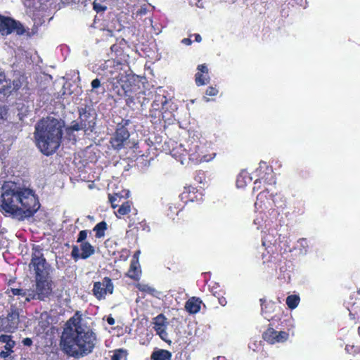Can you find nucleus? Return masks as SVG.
I'll return each mask as SVG.
<instances>
[{"label":"nucleus","instance_id":"6e6552de","mask_svg":"<svg viewBox=\"0 0 360 360\" xmlns=\"http://www.w3.org/2000/svg\"><path fill=\"white\" fill-rule=\"evenodd\" d=\"M35 293L32 297H37V300H45L49 297L52 292L51 284L47 279V276L36 278Z\"/></svg>","mask_w":360,"mask_h":360},{"label":"nucleus","instance_id":"412c9836","mask_svg":"<svg viewBox=\"0 0 360 360\" xmlns=\"http://www.w3.org/2000/svg\"><path fill=\"white\" fill-rule=\"evenodd\" d=\"M129 212H130V205H129L128 202H125L122 203V205L117 210V214H119L120 215L127 214Z\"/></svg>","mask_w":360,"mask_h":360},{"label":"nucleus","instance_id":"dca6fc26","mask_svg":"<svg viewBox=\"0 0 360 360\" xmlns=\"http://www.w3.org/2000/svg\"><path fill=\"white\" fill-rule=\"evenodd\" d=\"M166 319H167L162 314H160L158 315L156 317H155L153 319V323L154 324L153 328L155 329V330L161 328H166Z\"/></svg>","mask_w":360,"mask_h":360},{"label":"nucleus","instance_id":"aec40b11","mask_svg":"<svg viewBox=\"0 0 360 360\" xmlns=\"http://www.w3.org/2000/svg\"><path fill=\"white\" fill-rule=\"evenodd\" d=\"M112 360H127V352L122 349H119L115 352L112 356Z\"/></svg>","mask_w":360,"mask_h":360},{"label":"nucleus","instance_id":"58836bf2","mask_svg":"<svg viewBox=\"0 0 360 360\" xmlns=\"http://www.w3.org/2000/svg\"><path fill=\"white\" fill-rule=\"evenodd\" d=\"M11 352L8 351V350H6V351H2L0 353V356L2 357V358H6L8 357L10 354H11Z\"/></svg>","mask_w":360,"mask_h":360},{"label":"nucleus","instance_id":"393cba45","mask_svg":"<svg viewBox=\"0 0 360 360\" xmlns=\"http://www.w3.org/2000/svg\"><path fill=\"white\" fill-rule=\"evenodd\" d=\"M71 129L72 131H79V130H88V128L86 127L83 124L79 121V122H75L71 126Z\"/></svg>","mask_w":360,"mask_h":360},{"label":"nucleus","instance_id":"a211bd4d","mask_svg":"<svg viewBox=\"0 0 360 360\" xmlns=\"http://www.w3.org/2000/svg\"><path fill=\"white\" fill-rule=\"evenodd\" d=\"M276 334V331L274 328H269L263 333L262 337L264 340L267 341L270 344H274Z\"/></svg>","mask_w":360,"mask_h":360},{"label":"nucleus","instance_id":"39448f33","mask_svg":"<svg viewBox=\"0 0 360 360\" xmlns=\"http://www.w3.org/2000/svg\"><path fill=\"white\" fill-rule=\"evenodd\" d=\"M12 33L18 36L26 35L27 37L32 36L30 29L25 27L20 21L0 14V34L5 37Z\"/></svg>","mask_w":360,"mask_h":360},{"label":"nucleus","instance_id":"c03bdc74","mask_svg":"<svg viewBox=\"0 0 360 360\" xmlns=\"http://www.w3.org/2000/svg\"><path fill=\"white\" fill-rule=\"evenodd\" d=\"M260 302H262V313L264 314V308H263V299H260Z\"/></svg>","mask_w":360,"mask_h":360},{"label":"nucleus","instance_id":"20e7f679","mask_svg":"<svg viewBox=\"0 0 360 360\" xmlns=\"http://www.w3.org/2000/svg\"><path fill=\"white\" fill-rule=\"evenodd\" d=\"M13 92L25 98L32 94V87L27 77L18 72L14 75L13 79H10L6 78L4 72H0V94L9 96Z\"/></svg>","mask_w":360,"mask_h":360},{"label":"nucleus","instance_id":"ddd939ff","mask_svg":"<svg viewBox=\"0 0 360 360\" xmlns=\"http://www.w3.org/2000/svg\"><path fill=\"white\" fill-rule=\"evenodd\" d=\"M201 302L199 298L193 297L186 302L185 308L190 314H196L200 309Z\"/></svg>","mask_w":360,"mask_h":360},{"label":"nucleus","instance_id":"f03ea898","mask_svg":"<svg viewBox=\"0 0 360 360\" xmlns=\"http://www.w3.org/2000/svg\"><path fill=\"white\" fill-rule=\"evenodd\" d=\"M65 326L60 338L62 350L76 359L91 353L96 343V335L78 311Z\"/></svg>","mask_w":360,"mask_h":360},{"label":"nucleus","instance_id":"79ce46f5","mask_svg":"<svg viewBox=\"0 0 360 360\" xmlns=\"http://www.w3.org/2000/svg\"><path fill=\"white\" fill-rule=\"evenodd\" d=\"M107 322H108V323L109 325H111V326H112V325H114V324H115V319H114L112 317H111V316H108V319H107Z\"/></svg>","mask_w":360,"mask_h":360},{"label":"nucleus","instance_id":"f257e3e1","mask_svg":"<svg viewBox=\"0 0 360 360\" xmlns=\"http://www.w3.org/2000/svg\"><path fill=\"white\" fill-rule=\"evenodd\" d=\"M0 210L18 221L31 217L40 204L33 190L14 181H6L1 189Z\"/></svg>","mask_w":360,"mask_h":360},{"label":"nucleus","instance_id":"f3484780","mask_svg":"<svg viewBox=\"0 0 360 360\" xmlns=\"http://www.w3.org/2000/svg\"><path fill=\"white\" fill-rule=\"evenodd\" d=\"M107 229V223L102 221L98 223L94 228V231H96V237L98 238H102L105 236V231Z\"/></svg>","mask_w":360,"mask_h":360},{"label":"nucleus","instance_id":"e433bc0d","mask_svg":"<svg viewBox=\"0 0 360 360\" xmlns=\"http://www.w3.org/2000/svg\"><path fill=\"white\" fill-rule=\"evenodd\" d=\"M7 111L4 108H0V117L3 120L6 119Z\"/></svg>","mask_w":360,"mask_h":360},{"label":"nucleus","instance_id":"37998d69","mask_svg":"<svg viewBox=\"0 0 360 360\" xmlns=\"http://www.w3.org/2000/svg\"><path fill=\"white\" fill-rule=\"evenodd\" d=\"M194 36H195V40L197 42H200L202 41V37L199 34H194Z\"/></svg>","mask_w":360,"mask_h":360},{"label":"nucleus","instance_id":"72a5a7b5","mask_svg":"<svg viewBox=\"0 0 360 360\" xmlns=\"http://www.w3.org/2000/svg\"><path fill=\"white\" fill-rule=\"evenodd\" d=\"M218 93V90L212 86H210L206 90V94L208 96H215Z\"/></svg>","mask_w":360,"mask_h":360},{"label":"nucleus","instance_id":"6ab92c4d","mask_svg":"<svg viewBox=\"0 0 360 360\" xmlns=\"http://www.w3.org/2000/svg\"><path fill=\"white\" fill-rule=\"evenodd\" d=\"M300 302V297L297 295H289L286 298V304L290 309H295Z\"/></svg>","mask_w":360,"mask_h":360},{"label":"nucleus","instance_id":"1a4fd4ad","mask_svg":"<svg viewBox=\"0 0 360 360\" xmlns=\"http://www.w3.org/2000/svg\"><path fill=\"white\" fill-rule=\"evenodd\" d=\"M79 120L80 122L88 128L89 130L93 131L96 125V113L95 110L89 105H85L84 108L79 109Z\"/></svg>","mask_w":360,"mask_h":360},{"label":"nucleus","instance_id":"ea45409f","mask_svg":"<svg viewBox=\"0 0 360 360\" xmlns=\"http://www.w3.org/2000/svg\"><path fill=\"white\" fill-rule=\"evenodd\" d=\"M142 290L148 291L150 293H153L155 291V289L151 288V287H149V286L146 285V286H145L144 288H142Z\"/></svg>","mask_w":360,"mask_h":360},{"label":"nucleus","instance_id":"2f4dec72","mask_svg":"<svg viewBox=\"0 0 360 360\" xmlns=\"http://www.w3.org/2000/svg\"><path fill=\"white\" fill-rule=\"evenodd\" d=\"M12 340L11 335L2 334L0 335V342L5 343L6 345V342H8L10 340Z\"/></svg>","mask_w":360,"mask_h":360},{"label":"nucleus","instance_id":"c756f323","mask_svg":"<svg viewBox=\"0 0 360 360\" xmlns=\"http://www.w3.org/2000/svg\"><path fill=\"white\" fill-rule=\"evenodd\" d=\"M136 271V266L134 262H131V266H130V270L129 271V276L131 278H136L138 276Z\"/></svg>","mask_w":360,"mask_h":360},{"label":"nucleus","instance_id":"9b49d317","mask_svg":"<svg viewBox=\"0 0 360 360\" xmlns=\"http://www.w3.org/2000/svg\"><path fill=\"white\" fill-rule=\"evenodd\" d=\"M113 284L110 278L105 277L102 283L96 282L94 284V295L98 300L104 299L107 293L113 292Z\"/></svg>","mask_w":360,"mask_h":360},{"label":"nucleus","instance_id":"2eb2a0df","mask_svg":"<svg viewBox=\"0 0 360 360\" xmlns=\"http://www.w3.org/2000/svg\"><path fill=\"white\" fill-rule=\"evenodd\" d=\"M81 258L86 259L94 254V248L89 243L84 242L81 244Z\"/></svg>","mask_w":360,"mask_h":360},{"label":"nucleus","instance_id":"473e14b6","mask_svg":"<svg viewBox=\"0 0 360 360\" xmlns=\"http://www.w3.org/2000/svg\"><path fill=\"white\" fill-rule=\"evenodd\" d=\"M15 345V342L13 340H10L8 342H6V345H5L4 348L6 350H8L11 352H13L12 349Z\"/></svg>","mask_w":360,"mask_h":360},{"label":"nucleus","instance_id":"8fccbe9b","mask_svg":"<svg viewBox=\"0 0 360 360\" xmlns=\"http://www.w3.org/2000/svg\"><path fill=\"white\" fill-rule=\"evenodd\" d=\"M359 293H360V288H359Z\"/></svg>","mask_w":360,"mask_h":360},{"label":"nucleus","instance_id":"4c0bfd02","mask_svg":"<svg viewBox=\"0 0 360 360\" xmlns=\"http://www.w3.org/2000/svg\"><path fill=\"white\" fill-rule=\"evenodd\" d=\"M22 343L24 345L30 347L32 345V340L29 338H26L22 340Z\"/></svg>","mask_w":360,"mask_h":360},{"label":"nucleus","instance_id":"09e8293b","mask_svg":"<svg viewBox=\"0 0 360 360\" xmlns=\"http://www.w3.org/2000/svg\"><path fill=\"white\" fill-rule=\"evenodd\" d=\"M139 253H140V251H138V252H136L135 255H139Z\"/></svg>","mask_w":360,"mask_h":360},{"label":"nucleus","instance_id":"9d476101","mask_svg":"<svg viewBox=\"0 0 360 360\" xmlns=\"http://www.w3.org/2000/svg\"><path fill=\"white\" fill-rule=\"evenodd\" d=\"M129 132L125 126H118L110 143L115 150H121L129 138Z\"/></svg>","mask_w":360,"mask_h":360},{"label":"nucleus","instance_id":"c9c22d12","mask_svg":"<svg viewBox=\"0 0 360 360\" xmlns=\"http://www.w3.org/2000/svg\"><path fill=\"white\" fill-rule=\"evenodd\" d=\"M198 70L200 72H202V73H207L208 72V68H207V66L204 64L202 65H199L198 66Z\"/></svg>","mask_w":360,"mask_h":360},{"label":"nucleus","instance_id":"7c9ffc66","mask_svg":"<svg viewBox=\"0 0 360 360\" xmlns=\"http://www.w3.org/2000/svg\"><path fill=\"white\" fill-rule=\"evenodd\" d=\"M117 198H120L117 193H116L115 195H109V201L110 202L113 208H115L118 206V205L116 203Z\"/></svg>","mask_w":360,"mask_h":360},{"label":"nucleus","instance_id":"0eeeda50","mask_svg":"<svg viewBox=\"0 0 360 360\" xmlns=\"http://www.w3.org/2000/svg\"><path fill=\"white\" fill-rule=\"evenodd\" d=\"M33 251L30 265L32 266L36 274V278L47 276L49 274L48 264L46 263L39 247L37 246L34 248Z\"/></svg>","mask_w":360,"mask_h":360},{"label":"nucleus","instance_id":"a878e982","mask_svg":"<svg viewBox=\"0 0 360 360\" xmlns=\"http://www.w3.org/2000/svg\"><path fill=\"white\" fill-rule=\"evenodd\" d=\"M35 293V290H28L25 292V297H24L23 303L25 304L27 302H30L32 299H37V297H32L33 294Z\"/></svg>","mask_w":360,"mask_h":360},{"label":"nucleus","instance_id":"c85d7f7f","mask_svg":"<svg viewBox=\"0 0 360 360\" xmlns=\"http://www.w3.org/2000/svg\"><path fill=\"white\" fill-rule=\"evenodd\" d=\"M156 333L159 335L160 338L165 342H167V338L168 336L167 333L166 332V328H161L155 330Z\"/></svg>","mask_w":360,"mask_h":360},{"label":"nucleus","instance_id":"a19ab883","mask_svg":"<svg viewBox=\"0 0 360 360\" xmlns=\"http://www.w3.org/2000/svg\"><path fill=\"white\" fill-rule=\"evenodd\" d=\"M181 42L186 45H191L192 44V41L189 38L183 39Z\"/></svg>","mask_w":360,"mask_h":360},{"label":"nucleus","instance_id":"de8ad7c7","mask_svg":"<svg viewBox=\"0 0 360 360\" xmlns=\"http://www.w3.org/2000/svg\"><path fill=\"white\" fill-rule=\"evenodd\" d=\"M358 333H359V335H360V326L359 327Z\"/></svg>","mask_w":360,"mask_h":360},{"label":"nucleus","instance_id":"bb28decb","mask_svg":"<svg viewBox=\"0 0 360 360\" xmlns=\"http://www.w3.org/2000/svg\"><path fill=\"white\" fill-rule=\"evenodd\" d=\"M71 255L75 261H77L79 258H81V254L79 255V250L77 246H73Z\"/></svg>","mask_w":360,"mask_h":360},{"label":"nucleus","instance_id":"f8f14e48","mask_svg":"<svg viewBox=\"0 0 360 360\" xmlns=\"http://www.w3.org/2000/svg\"><path fill=\"white\" fill-rule=\"evenodd\" d=\"M25 292L26 290L22 288H10L6 290V293L10 297V301H14V297H17V300H19L20 304H22L23 298L25 297Z\"/></svg>","mask_w":360,"mask_h":360},{"label":"nucleus","instance_id":"b1692460","mask_svg":"<svg viewBox=\"0 0 360 360\" xmlns=\"http://www.w3.org/2000/svg\"><path fill=\"white\" fill-rule=\"evenodd\" d=\"M195 82L198 86H202L207 84L206 79L202 77L200 72L195 75Z\"/></svg>","mask_w":360,"mask_h":360},{"label":"nucleus","instance_id":"7ed1b4c3","mask_svg":"<svg viewBox=\"0 0 360 360\" xmlns=\"http://www.w3.org/2000/svg\"><path fill=\"white\" fill-rule=\"evenodd\" d=\"M64 122L51 116L43 117L34 126V138L39 151L46 156L54 154L60 146Z\"/></svg>","mask_w":360,"mask_h":360},{"label":"nucleus","instance_id":"49530a36","mask_svg":"<svg viewBox=\"0 0 360 360\" xmlns=\"http://www.w3.org/2000/svg\"><path fill=\"white\" fill-rule=\"evenodd\" d=\"M165 98V101H162V103L163 105L167 103L166 98Z\"/></svg>","mask_w":360,"mask_h":360},{"label":"nucleus","instance_id":"cd10ccee","mask_svg":"<svg viewBox=\"0 0 360 360\" xmlns=\"http://www.w3.org/2000/svg\"><path fill=\"white\" fill-rule=\"evenodd\" d=\"M88 231L87 230H82L79 233L78 238L77 242V243H84L85 239L87 237Z\"/></svg>","mask_w":360,"mask_h":360},{"label":"nucleus","instance_id":"4468645a","mask_svg":"<svg viewBox=\"0 0 360 360\" xmlns=\"http://www.w3.org/2000/svg\"><path fill=\"white\" fill-rule=\"evenodd\" d=\"M172 354L165 349H158L154 351L151 354L153 360H171Z\"/></svg>","mask_w":360,"mask_h":360},{"label":"nucleus","instance_id":"4be33fe9","mask_svg":"<svg viewBox=\"0 0 360 360\" xmlns=\"http://www.w3.org/2000/svg\"><path fill=\"white\" fill-rule=\"evenodd\" d=\"M288 333L283 331L277 332L275 338V343L276 342H283L285 341L288 338Z\"/></svg>","mask_w":360,"mask_h":360},{"label":"nucleus","instance_id":"a18cd8bd","mask_svg":"<svg viewBox=\"0 0 360 360\" xmlns=\"http://www.w3.org/2000/svg\"><path fill=\"white\" fill-rule=\"evenodd\" d=\"M132 101H133L132 97H129V98L127 99V103H128L129 101H130V102H132Z\"/></svg>","mask_w":360,"mask_h":360},{"label":"nucleus","instance_id":"f704fd0d","mask_svg":"<svg viewBox=\"0 0 360 360\" xmlns=\"http://www.w3.org/2000/svg\"><path fill=\"white\" fill-rule=\"evenodd\" d=\"M91 87H92V90H94L96 89H98V87L101 86V81L99 79L96 78V79H94L91 83Z\"/></svg>","mask_w":360,"mask_h":360},{"label":"nucleus","instance_id":"5701e85b","mask_svg":"<svg viewBox=\"0 0 360 360\" xmlns=\"http://www.w3.org/2000/svg\"><path fill=\"white\" fill-rule=\"evenodd\" d=\"M93 8L96 13L100 12H104L107 10V6H103L98 3L96 2V0H95L93 2Z\"/></svg>","mask_w":360,"mask_h":360},{"label":"nucleus","instance_id":"423d86ee","mask_svg":"<svg viewBox=\"0 0 360 360\" xmlns=\"http://www.w3.org/2000/svg\"><path fill=\"white\" fill-rule=\"evenodd\" d=\"M21 311L22 309L15 305H11L7 315L0 316V333H13L18 329Z\"/></svg>","mask_w":360,"mask_h":360}]
</instances>
